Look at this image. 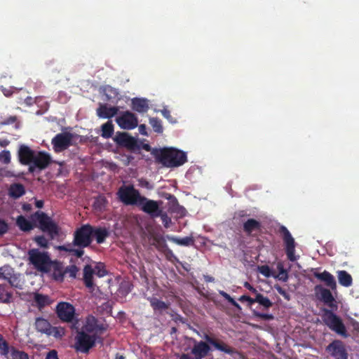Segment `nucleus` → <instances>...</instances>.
<instances>
[{
    "mask_svg": "<svg viewBox=\"0 0 359 359\" xmlns=\"http://www.w3.org/2000/svg\"><path fill=\"white\" fill-rule=\"evenodd\" d=\"M202 337L205 341H198L194 338H190V341L193 344L190 353L195 359H203L206 358L212 351L210 345L213 346L217 350L227 354L231 355L235 352L232 347L228 346L221 340L212 337L208 334H204Z\"/></svg>",
    "mask_w": 359,
    "mask_h": 359,
    "instance_id": "f257e3e1",
    "label": "nucleus"
},
{
    "mask_svg": "<svg viewBox=\"0 0 359 359\" xmlns=\"http://www.w3.org/2000/svg\"><path fill=\"white\" fill-rule=\"evenodd\" d=\"M157 162L167 168L178 167L187 161V154L174 148H163L152 151Z\"/></svg>",
    "mask_w": 359,
    "mask_h": 359,
    "instance_id": "f03ea898",
    "label": "nucleus"
},
{
    "mask_svg": "<svg viewBox=\"0 0 359 359\" xmlns=\"http://www.w3.org/2000/svg\"><path fill=\"white\" fill-rule=\"evenodd\" d=\"M32 219L37 222V226L42 232L46 233L51 238L54 239L59 236L60 228L46 212L38 210L32 215Z\"/></svg>",
    "mask_w": 359,
    "mask_h": 359,
    "instance_id": "7ed1b4c3",
    "label": "nucleus"
},
{
    "mask_svg": "<svg viewBox=\"0 0 359 359\" xmlns=\"http://www.w3.org/2000/svg\"><path fill=\"white\" fill-rule=\"evenodd\" d=\"M30 263L39 271L48 273L50 271L53 262L48 252H41L39 249H31L28 251Z\"/></svg>",
    "mask_w": 359,
    "mask_h": 359,
    "instance_id": "20e7f679",
    "label": "nucleus"
},
{
    "mask_svg": "<svg viewBox=\"0 0 359 359\" xmlns=\"http://www.w3.org/2000/svg\"><path fill=\"white\" fill-rule=\"evenodd\" d=\"M80 135L69 132H63L57 134L51 140L53 148L56 153L67 149L70 146L76 144V140Z\"/></svg>",
    "mask_w": 359,
    "mask_h": 359,
    "instance_id": "39448f33",
    "label": "nucleus"
},
{
    "mask_svg": "<svg viewBox=\"0 0 359 359\" xmlns=\"http://www.w3.org/2000/svg\"><path fill=\"white\" fill-rule=\"evenodd\" d=\"M93 242V226L82 224L76 229L73 233V245L76 247L88 248Z\"/></svg>",
    "mask_w": 359,
    "mask_h": 359,
    "instance_id": "423d86ee",
    "label": "nucleus"
},
{
    "mask_svg": "<svg viewBox=\"0 0 359 359\" xmlns=\"http://www.w3.org/2000/svg\"><path fill=\"white\" fill-rule=\"evenodd\" d=\"M322 318L324 323L332 331L338 334L346 337V329L341 319L331 310L324 309Z\"/></svg>",
    "mask_w": 359,
    "mask_h": 359,
    "instance_id": "0eeeda50",
    "label": "nucleus"
},
{
    "mask_svg": "<svg viewBox=\"0 0 359 359\" xmlns=\"http://www.w3.org/2000/svg\"><path fill=\"white\" fill-rule=\"evenodd\" d=\"M96 340L95 334L90 335L85 331L78 332L75 337L74 348L77 352L88 353L90 348L95 346Z\"/></svg>",
    "mask_w": 359,
    "mask_h": 359,
    "instance_id": "6e6552de",
    "label": "nucleus"
},
{
    "mask_svg": "<svg viewBox=\"0 0 359 359\" xmlns=\"http://www.w3.org/2000/svg\"><path fill=\"white\" fill-rule=\"evenodd\" d=\"M119 199L126 205H138L142 197L133 185L122 186L117 193Z\"/></svg>",
    "mask_w": 359,
    "mask_h": 359,
    "instance_id": "1a4fd4ad",
    "label": "nucleus"
},
{
    "mask_svg": "<svg viewBox=\"0 0 359 359\" xmlns=\"http://www.w3.org/2000/svg\"><path fill=\"white\" fill-rule=\"evenodd\" d=\"M279 231L282 234V238L285 244V253L287 259L290 262L296 261L297 259V257L295 255L296 244L294 238L285 226H281Z\"/></svg>",
    "mask_w": 359,
    "mask_h": 359,
    "instance_id": "9d476101",
    "label": "nucleus"
},
{
    "mask_svg": "<svg viewBox=\"0 0 359 359\" xmlns=\"http://www.w3.org/2000/svg\"><path fill=\"white\" fill-rule=\"evenodd\" d=\"M51 156L46 151H36L33 161L28 168L29 172L34 173L36 169L39 171L46 169L51 163Z\"/></svg>",
    "mask_w": 359,
    "mask_h": 359,
    "instance_id": "9b49d317",
    "label": "nucleus"
},
{
    "mask_svg": "<svg viewBox=\"0 0 359 359\" xmlns=\"http://www.w3.org/2000/svg\"><path fill=\"white\" fill-rule=\"evenodd\" d=\"M74 306L66 302H59L55 308V313L58 318L65 323H72L75 318Z\"/></svg>",
    "mask_w": 359,
    "mask_h": 359,
    "instance_id": "f8f14e48",
    "label": "nucleus"
},
{
    "mask_svg": "<svg viewBox=\"0 0 359 359\" xmlns=\"http://www.w3.org/2000/svg\"><path fill=\"white\" fill-rule=\"evenodd\" d=\"M161 203V201L151 200L145 196H142L137 206L140 207L144 212L148 214L153 218H156L161 215V209L160 208V203Z\"/></svg>",
    "mask_w": 359,
    "mask_h": 359,
    "instance_id": "ddd939ff",
    "label": "nucleus"
},
{
    "mask_svg": "<svg viewBox=\"0 0 359 359\" xmlns=\"http://www.w3.org/2000/svg\"><path fill=\"white\" fill-rule=\"evenodd\" d=\"M116 122L121 128L124 130H132L138 126L137 117L130 111L121 112L116 117Z\"/></svg>",
    "mask_w": 359,
    "mask_h": 359,
    "instance_id": "4468645a",
    "label": "nucleus"
},
{
    "mask_svg": "<svg viewBox=\"0 0 359 359\" xmlns=\"http://www.w3.org/2000/svg\"><path fill=\"white\" fill-rule=\"evenodd\" d=\"M329 359H348V353L344 342L334 340L326 348Z\"/></svg>",
    "mask_w": 359,
    "mask_h": 359,
    "instance_id": "2eb2a0df",
    "label": "nucleus"
},
{
    "mask_svg": "<svg viewBox=\"0 0 359 359\" xmlns=\"http://www.w3.org/2000/svg\"><path fill=\"white\" fill-rule=\"evenodd\" d=\"M114 140L118 145L130 151L140 149L137 140L126 133H117Z\"/></svg>",
    "mask_w": 359,
    "mask_h": 359,
    "instance_id": "dca6fc26",
    "label": "nucleus"
},
{
    "mask_svg": "<svg viewBox=\"0 0 359 359\" xmlns=\"http://www.w3.org/2000/svg\"><path fill=\"white\" fill-rule=\"evenodd\" d=\"M314 290L317 298L320 302L329 307H337L335 299L329 289L323 287L321 285H317L315 286Z\"/></svg>",
    "mask_w": 359,
    "mask_h": 359,
    "instance_id": "f3484780",
    "label": "nucleus"
},
{
    "mask_svg": "<svg viewBox=\"0 0 359 359\" xmlns=\"http://www.w3.org/2000/svg\"><path fill=\"white\" fill-rule=\"evenodd\" d=\"M36 151L32 150L25 144H21L18 151L19 162L24 165H29L32 163Z\"/></svg>",
    "mask_w": 359,
    "mask_h": 359,
    "instance_id": "a211bd4d",
    "label": "nucleus"
},
{
    "mask_svg": "<svg viewBox=\"0 0 359 359\" xmlns=\"http://www.w3.org/2000/svg\"><path fill=\"white\" fill-rule=\"evenodd\" d=\"M313 276L315 278H316L321 282H323L325 283V285L327 287H328L330 290H337V283L334 279V277L333 275H332L327 271L325 270L322 273L314 271Z\"/></svg>",
    "mask_w": 359,
    "mask_h": 359,
    "instance_id": "6ab92c4d",
    "label": "nucleus"
},
{
    "mask_svg": "<svg viewBox=\"0 0 359 359\" xmlns=\"http://www.w3.org/2000/svg\"><path fill=\"white\" fill-rule=\"evenodd\" d=\"M262 223L253 218L248 219L243 224V231L247 236H253V232L260 231Z\"/></svg>",
    "mask_w": 359,
    "mask_h": 359,
    "instance_id": "aec40b11",
    "label": "nucleus"
},
{
    "mask_svg": "<svg viewBox=\"0 0 359 359\" xmlns=\"http://www.w3.org/2000/svg\"><path fill=\"white\" fill-rule=\"evenodd\" d=\"M109 235V230L107 227L93 226V239L95 238L97 244L104 243Z\"/></svg>",
    "mask_w": 359,
    "mask_h": 359,
    "instance_id": "412c9836",
    "label": "nucleus"
},
{
    "mask_svg": "<svg viewBox=\"0 0 359 359\" xmlns=\"http://www.w3.org/2000/svg\"><path fill=\"white\" fill-rule=\"evenodd\" d=\"M94 272V269L90 264H86L83 268V283L85 286L89 289L90 292H93L95 289V285L93 283Z\"/></svg>",
    "mask_w": 359,
    "mask_h": 359,
    "instance_id": "4be33fe9",
    "label": "nucleus"
},
{
    "mask_svg": "<svg viewBox=\"0 0 359 359\" xmlns=\"http://www.w3.org/2000/svg\"><path fill=\"white\" fill-rule=\"evenodd\" d=\"M118 109L116 107H107L106 104H100L97 109V115L100 118H110L117 114Z\"/></svg>",
    "mask_w": 359,
    "mask_h": 359,
    "instance_id": "5701e85b",
    "label": "nucleus"
},
{
    "mask_svg": "<svg viewBox=\"0 0 359 359\" xmlns=\"http://www.w3.org/2000/svg\"><path fill=\"white\" fill-rule=\"evenodd\" d=\"M34 306H36L39 311H41L46 306L52 304L53 301L49 296L41 293L35 292L33 296Z\"/></svg>",
    "mask_w": 359,
    "mask_h": 359,
    "instance_id": "b1692460",
    "label": "nucleus"
},
{
    "mask_svg": "<svg viewBox=\"0 0 359 359\" xmlns=\"http://www.w3.org/2000/svg\"><path fill=\"white\" fill-rule=\"evenodd\" d=\"M84 248H85L82 247H76L74 245H73V243L60 245L58 247L60 250L68 252L69 254L78 258H81L84 255Z\"/></svg>",
    "mask_w": 359,
    "mask_h": 359,
    "instance_id": "393cba45",
    "label": "nucleus"
},
{
    "mask_svg": "<svg viewBox=\"0 0 359 359\" xmlns=\"http://www.w3.org/2000/svg\"><path fill=\"white\" fill-rule=\"evenodd\" d=\"M25 194V188L20 183H13L8 188V195L11 198L17 199Z\"/></svg>",
    "mask_w": 359,
    "mask_h": 359,
    "instance_id": "a878e982",
    "label": "nucleus"
},
{
    "mask_svg": "<svg viewBox=\"0 0 359 359\" xmlns=\"http://www.w3.org/2000/svg\"><path fill=\"white\" fill-rule=\"evenodd\" d=\"M132 109L138 113L147 112L149 109L147 100L137 97L133 98L132 100Z\"/></svg>",
    "mask_w": 359,
    "mask_h": 359,
    "instance_id": "bb28decb",
    "label": "nucleus"
},
{
    "mask_svg": "<svg viewBox=\"0 0 359 359\" xmlns=\"http://www.w3.org/2000/svg\"><path fill=\"white\" fill-rule=\"evenodd\" d=\"M16 225L19 227V229L25 232L29 231L32 230L36 225H34L32 222L29 221L24 217L23 215H19L16 219Z\"/></svg>",
    "mask_w": 359,
    "mask_h": 359,
    "instance_id": "cd10ccee",
    "label": "nucleus"
},
{
    "mask_svg": "<svg viewBox=\"0 0 359 359\" xmlns=\"http://www.w3.org/2000/svg\"><path fill=\"white\" fill-rule=\"evenodd\" d=\"M50 326L51 325L48 320L41 317L36 318L35 328L38 332L47 334V332L50 330Z\"/></svg>",
    "mask_w": 359,
    "mask_h": 359,
    "instance_id": "c85d7f7f",
    "label": "nucleus"
},
{
    "mask_svg": "<svg viewBox=\"0 0 359 359\" xmlns=\"http://www.w3.org/2000/svg\"><path fill=\"white\" fill-rule=\"evenodd\" d=\"M337 278L339 283L344 287H350L353 283V278L351 276L344 270L337 271Z\"/></svg>",
    "mask_w": 359,
    "mask_h": 359,
    "instance_id": "c756f323",
    "label": "nucleus"
},
{
    "mask_svg": "<svg viewBox=\"0 0 359 359\" xmlns=\"http://www.w3.org/2000/svg\"><path fill=\"white\" fill-rule=\"evenodd\" d=\"M147 299L149 300L151 306L155 311H163L168 309V305L165 302L158 299L156 297H148Z\"/></svg>",
    "mask_w": 359,
    "mask_h": 359,
    "instance_id": "7c9ffc66",
    "label": "nucleus"
},
{
    "mask_svg": "<svg viewBox=\"0 0 359 359\" xmlns=\"http://www.w3.org/2000/svg\"><path fill=\"white\" fill-rule=\"evenodd\" d=\"M170 241L179 245L189 246L194 244V238L192 236H186L184 238L171 237L169 238Z\"/></svg>",
    "mask_w": 359,
    "mask_h": 359,
    "instance_id": "2f4dec72",
    "label": "nucleus"
},
{
    "mask_svg": "<svg viewBox=\"0 0 359 359\" xmlns=\"http://www.w3.org/2000/svg\"><path fill=\"white\" fill-rule=\"evenodd\" d=\"M0 276L7 280L9 284H13L12 278H14L13 269L9 266L0 267Z\"/></svg>",
    "mask_w": 359,
    "mask_h": 359,
    "instance_id": "473e14b6",
    "label": "nucleus"
},
{
    "mask_svg": "<svg viewBox=\"0 0 359 359\" xmlns=\"http://www.w3.org/2000/svg\"><path fill=\"white\" fill-rule=\"evenodd\" d=\"M114 133V125L111 121H107L102 126V137L104 138H109Z\"/></svg>",
    "mask_w": 359,
    "mask_h": 359,
    "instance_id": "72a5a7b5",
    "label": "nucleus"
},
{
    "mask_svg": "<svg viewBox=\"0 0 359 359\" xmlns=\"http://www.w3.org/2000/svg\"><path fill=\"white\" fill-rule=\"evenodd\" d=\"M65 334V330L61 327L50 326V330L47 332L48 336H53L57 339L62 338Z\"/></svg>",
    "mask_w": 359,
    "mask_h": 359,
    "instance_id": "f704fd0d",
    "label": "nucleus"
},
{
    "mask_svg": "<svg viewBox=\"0 0 359 359\" xmlns=\"http://www.w3.org/2000/svg\"><path fill=\"white\" fill-rule=\"evenodd\" d=\"M255 302L259 303L260 305L263 306L266 309H269L272 306L273 304L271 301L266 297H264L263 294L259 293L257 294L255 298Z\"/></svg>",
    "mask_w": 359,
    "mask_h": 359,
    "instance_id": "c9c22d12",
    "label": "nucleus"
},
{
    "mask_svg": "<svg viewBox=\"0 0 359 359\" xmlns=\"http://www.w3.org/2000/svg\"><path fill=\"white\" fill-rule=\"evenodd\" d=\"M149 124L151 126L154 132L157 133H162L163 128L161 124V121L156 117L149 118Z\"/></svg>",
    "mask_w": 359,
    "mask_h": 359,
    "instance_id": "e433bc0d",
    "label": "nucleus"
},
{
    "mask_svg": "<svg viewBox=\"0 0 359 359\" xmlns=\"http://www.w3.org/2000/svg\"><path fill=\"white\" fill-rule=\"evenodd\" d=\"M170 210L172 212H176L180 215V216H184L186 212L185 208L179 205L176 198H174V202L172 204V206L170 208Z\"/></svg>",
    "mask_w": 359,
    "mask_h": 359,
    "instance_id": "4c0bfd02",
    "label": "nucleus"
},
{
    "mask_svg": "<svg viewBox=\"0 0 359 359\" xmlns=\"http://www.w3.org/2000/svg\"><path fill=\"white\" fill-rule=\"evenodd\" d=\"M278 270V275L277 276H273L275 278H278L280 280H282L283 282H286L288 279V274L287 271L284 269L282 264L278 263L277 266Z\"/></svg>",
    "mask_w": 359,
    "mask_h": 359,
    "instance_id": "58836bf2",
    "label": "nucleus"
},
{
    "mask_svg": "<svg viewBox=\"0 0 359 359\" xmlns=\"http://www.w3.org/2000/svg\"><path fill=\"white\" fill-rule=\"evenodd\" d=\"M96 319L93 317L92 319H88L86 324L83 327L81 331L85 332H93L95 330Z\"/></svg>",
    "mask_w": 359,
    "mask_h": 359,
    "instance_id": "ea45409f",
    "label": "nucleus"
},
{
    "mask_svg": "<svg viewBox=\"0 0 359 359\" xmlns=\"http://www.w3.org/2000/svg\"><path fill=\"white\" fill-rule=\"evenodd\" d=\"M257 271H258L259 273L262 274L266 278H270L271 276H274V275H273V273L272 272V270L266 264L262 265V266H257Z\"/></svg>",
    "mask_w": 359,
    "mask_h": 359,
    "instance_id": "a19ab883",
    "label": "nucleus"
},
{
    "mask_svg": "<svg viewBox=\"0 0 359 359\" xmlns=\"http://www.w3.org/2000/svg\"><path fill=\"white\" fill-rule=\"evenodd\" d=\"M93 269L95 274L98 277H104L107 274V271L106 270L105 265L103 263H97L95 269Z\"/></svg>",
    "mask_w": 359,
    "mask_h": 359,
    "instance_id": "79ce46f5",
    "label": "nucleus"
},
{
    "mask_svg": "<svg viewBox=\"0 0 359 359\" xmlns=\"http://www.w3.org/2000/svg\"><path fill=\"white\" fill-rule=\"evenodd\" d=\"M0 353L2 355H7L9 353L8 343L4 339L0 334Z\"/></svg>",
    "mask_w": 359,
    "mask_h": 359,
    "instance_id": "37998d69",
    "label": "nucleus"
},
{
    "mask_svg": "<svg viewBox=\"0 0 359 359\" xmlns=\"http://www.w3.org/2000/svg\"><path fill=\"white\" fill-rule=\"evenodd\" d=\"M11 356L13 359H29L27 353L14 348L11 349Z\"/></svg>",
    "mask_w": 359,
    "mask_h": 359,
    "instance_id": "c03bdc74",
    "label": "nucleus"
},
{
    "mask_svg": "<svg viewBox=\"0 0 359 359\" xmlns=\"http://www.w3.org/2000/svg\"><path fill=\"white\" fill-rule=\"evenodd\" d=\"M13 123H15V128L16 129L20 128V123L17 121V116H11L10 117L4 119V121H2L0 123V124L2 125V126L10 125V124H13Z\"/></svg>",
    "mask_w": 359,
    "mask_h": 359,
    "instance_id": "a18cd8bd",
    "label": "nucleus"
},
{
    "mask_svg": "<svg viewBox=\"0 0 359 359\" xmlns=\"http://www.w3.org/2000/svg\"><path fill=\"white\" fill-rule=\"evenodd\" d=\"M219 294L226 299L228 301L229 303H230L233 306H234L236 309H241L240 305L226 292L224 291H219Z\"/></svg>",
    "mask_w": 359,
    "mask_h": 359,
    "instance_id": "49530a36",
    "label": "nucleus"
},
{
    "mask_svg": "<svg viewBox=\"0 0 359 359\" xmlns=\"http://www.w3.org/2000/svg\"><path fill=\"white\" fill-rule=\"evenodd\" d=\"M34 241L40 247L46 248L48 247V241L44 236H37L34 238Z\"/></svg>",
    "mask_w": 359,
    "mask_h": 359,
    "instance_id": "de8ad7c7",
    "label": "nucleus"
},
{
    "mask_svg": "<svg viewBox=\"0 0 359 359\" xmlns=\"http://www.w3.org/2000/svg\"><path fill=\"white\" fill-rule=\"evenodd\" d=\"M0 161L4 164H8L11 162V153L4 150L0 154Z\"/></svg>",
    "mask_w": 359,
    "mask_h": 359,
    "instance_id": "09e8293b",
    "label": "nucleus"
},
{
    "mask_svg": "<svg viewBox=\"0 0 359 359\" xmlns=\"http://www.w3.org/2000/svg\"><path fill=\"white\" fill-rule=\"evenodd\" d=\"M78 271L79 268L76 265H71L65 270V273H68L69 276L73 278H76Z\"/></svg>",
    "mask_w": 359,
    "mask_h": 359,
    "instance_id": "8fccbe9b",
    "label": "nucleus"
},
{
    "mask_svg": "<svg viewBox=\"0 0 359 359\" xmlns=\"http://www.w3.org/2000/svg\"><path fill=\"white\" fill-rule=\"evenodd\" d=\"M254 316L264 320H271L274 318L272 314L264 313L257 311L254 312Z\"/></svg>",
    "mask_w": 359,
    "mask_h": 359,
    "instance_id": "3c124183",
    "label": "nucleus"
},
{
    "mask_svg": "<svg viewBox=\"0 0 359 359\" xmlns=\"http://www.w3.org/2000/svg\"><path fill=\"white\" fill-rule=\"evenodd\" d=\"M161 217V219L162 220V222L165 228L169 227L170 224L171 223V219L168 216V215L165 212H163L161 210V215H159Z\"/></svg>",
    "mask_w": 359,
    "mask_h": 359,
    "instance_id": "603ef678",
    "label": "nucleus"
},
{
    "mask_svg": "<svg viewBox=\"0 0 359 359\" xmlns=\"http://www.w3.org/2000/svg\"><path fill=\"white\" fill-rule=\"evenodd\" d=\"M161 114L170 123H175L177 122L176 119L172 118V116H171L170 110H168V109H165V108L161 110Z\"/></svg>",
    "mask_w": 359,
    "mask_h": 359,
    "instance_id": "864d4df0",
    "label": "nucleus"
},
{
    "mask_svg": "<svg viewBox=\"0 0 359 359\" xmlns=\"http://www.w3.org/2000/svg\"><path fill=\"white\" fill-rule=\"evenodd\" d=\"M138 182H139V186L146 188L149 190L153 189V188H154L153 185H151L149 181H147V180H145L144 178H141V179L138 180Z\"/></svg>",
    "mask_w": 359,
    "mask_h": 359,
    "instance_id": "5fc2aeb1",
    "label": "nucleus"
},
{
    "mask_svg": "<svg viewBox=\"0 0 359 359\" xmlns=\"http://www.w3.org/2000/svg\"><path fill=\"white\" fill-rule=\"evenodd\" d=\"M12 298V293L9 292H6V293L1 292L0 294V299H1L4 303H9L11 299Z\"/></svg>",
    "mask_w": 359,
    "mask_h": 359,
    "instance_id": "6e6d98bb",
    "label": "nucleus"
},
{
    "mask_svg": "<svg viewBox=\"0 0 359 359\" xmlns=\"http://www.w3.org/2000/svg\"><path fill=\"white\" fill-rule=\"evenodd\" d=\"M8 230V224L3 219H0V236L6 233Z\"/></svg>",
    "mask_w": 359,
    "mask_h": 359,
    "instance_id": "4d7b16f0",
    "label": "nucleus"
},
{
    "mask_svg": "<svg viewBox=\"0 0 359 359\" xmlns=\"http://www.w3.org/2000/svg\"><path fill=\"white\" fill-rule=\"evenodd\" d=\"M275 289L277 290V292L282 295L285 299H289V294L287 293L285 289H283L282 287L279 285H276Z\"/></svg>",
    "mask_w": 359,
    "mask_h": 359,
    "instance_id": "13d9d810",
    "label": "nucleus"
},
{
    "mask_svg": "<svg viewBox=\"0 0 359 359\" xmlns=\"http://www.w3.org/2000/svg\"><path fill=\"white\" fill-rule=\"evenodd\" d=\"M238 300L241 302H248L250 305H252V304L255 303V299L247 295H242L241 297H240Z\"/></svg>",
    "mask_w": 359,
    "mask_h": 359,
    "instance_id": "bf43d9fd",
    "label": "nucleus"
},
{
    "mask_svg": "<svg viewBox=\"0 0 359 359\" xmlns=\"http://www.w3.org/2000/svg\"><path fill=\"white\" fill-rule=\"evenodd\" d=\"M45 359H59L57 356V352L55 350L50 351Z\"/></svg>",
    "mask_w": 359,
    "mask_h": 359,
    "instance_id": "052dcab7",
    "label": "nucleus"
},
{
    "mask_svg": "<svg viewBox=\"0 0 359 359\" xmlns=\"http://www.w3.org/2000/svg\"><path fill=\"white\" fill-rule=\"evenodd\" d=\"M243 285L246 289L249 290L252 293H255L256 295L257 294H259L257 290L248 282H245Z\"/></svg>",
    "mask_w": 359,
    "mask_h": 359,
    "instance_id": "680f3d73",
    "label": "nucleus"
},
{
    "mask_svg": "<svg viewBox=\"0 0 359 359\" xmlns=\"http://www.w3.org/2000/svg\"><path fill=\"white\" fill-rule=\"evenodd\" d=\"M247 216H248L247 212L245 210H238L235 212L234 218H236V217L242 218V217H245Z\"/></svg>",
    "mask_w": 359,
    "mask_h": 359,
    "instance_id": "e2e57ef3",
    "label": "nucleus"
},
{
    "mask_svg": "<svg viewBox=\"0 0 359 359\" xmlns=\"http://www.w3.org/2000/svg\"><path fill=\"white\" fill-rule=\"evenodd\" d=\"M147 126L144 124H141L139 126V132L140 134L143 135H147Z\"/></svg>",
    "mask_w": 359,
    "mask_h": 359,
    "instance_id": "0e129e2a",
    "label": "nucleus"
},
{
    "mask_svg": "<svg viewBox=\"0 0 359 359\" xmlns=\"http://www.w3.org/2000/svg\"><path fill=\"white\" fill-rule=\"evenodd\" d=\"M107 329V325L103 324L101 325H97L95 324V330H98L104 332Z\"/></svg>",
    "mask_w": 359,
    "mask_h": 359,
    "instance_id": "69168bd1",
    "label": "nucleus"
},
{
    "mask_svg": "<svg viewBox=\"0 0 359 359\" xmlns=\"http://www.w3.org/2000/svg\"><path fill=\"white\" fill-rule=\"evenodd\" d=\"M352 326H353V330L355 331L358 334H359V323L357 321H354L352 323Z\"/></svg>",
    "mask_w": 359,
    "mask_h": 359,
    "instance_id": "338daca9",
    "label": "nucleus"
},
{
    "mask_svg": "<svg viewBox=\"0 0 359 359\" xmlns=\"http://www.w3.org/2000/svg\"><path fill=\"white\" fill-rule=\"evenodd\" d=\"M179 359H195V358L194 356L191 357L188 353H182Z\"/></svg>",
    "mask_w": 359,
    "mask_h": 359,
    "instance_id": "774afa93",
    "label": "nucleus"
}]
</instances>
